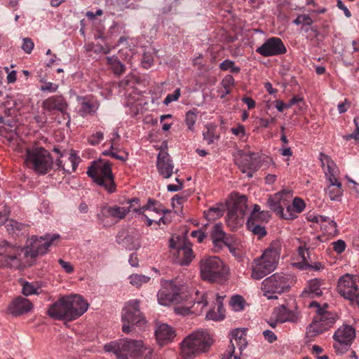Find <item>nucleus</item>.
Wrapping results in <instances>:
<instances>
[{"mask_svg": "<svg viewBox=\"0 0 359 359\" xmlns=\"http://www.w3.org/2000/svg\"><path fill=\"white\" fill-rule=\"evenodd\" d=\"M253 218H248L246 222L249 231L257 235L259 238H263L267 233L266 230L262 224L253 222Z\"/></svg>", "mask_w": 359, "mask_h": 359, "instance_id": "473e14b6", "label": "nucleus"}, {"mask_svg": "<svg viewBox=\"0 0 359 359\" xmlns=\"http://www.w3.org/2000/svg\"><path fill=\"white\" fill-rule=\"evenodd\" d=\"M157 205H160V202L155 199L149 198L146 205H143L142 207L135 208L134 209H133V211L138 214H142L145 210H153L154 207Z\"/></svg>", "mask_w": 359, "mask_h": 359, "instance_id": "37998d69", "label": "nucleus"}, {"mask_svg": "<svg viewBox=\"0 0 359 359\" xmlns=\"http://www.w3.org/2000/svg\"><path fill=\"white\" fill-rule=\"evenodd\" d=\"M234 79L231 75L226 76L222 81V85L224 89H231L234 86Z\"/></svg>", "mask_w": 359, "mask_h": 359, "instance_id": "bf43d9fd", "label": "nucleus"}, {"mask_svg": "<svg viewBox=\"0 0 359 359\" xmlns=\"http://www.w3.org/2000/svg\"><path fill=\"white\" fill-rule=\"evenodd\" d=\"M283 195L282 193H277L270 196L267 200L269 208L278 216L283 214V206L287 205L286 201L283 199Z\"/></svg>", "mask_w": 359, "mask_h": 359, "instance_id": "c85d7f7f", "label": "nucleus"}, {"mask_svg": "<svg viewBox=\"0 0 359 359\" xmlns=\"http://www.w3.org/2000/svg\"><path fill=\"white\" fill-rule=\"evenodd\" d=\"M22 293L25 296H29L33 294H38L37 289L35 288L32 284L28 282H26L23 285Z\"/></svg>", "mask_w": 359, "mask_h": 359, "instance_id": "5fc2aeb1", "label": "nucleus"}, {"mask_svg": "<svg viewBox=\"0 0 359 359\" xmlns=\"http://www.w3.org/2000/svg\"><path fill=\"white\" fill-rule=\"evenodd\" d=\"M72 321L81 316L88 308V304L79 294L67 296Z\"/></svg>", "mask_w": 359, "mask_h": 359, "instance_id": "6ab92c4d", "label": "nucleus"}, {"mask_svg": "<svg viewBox=\"0 0 359 359\" xmlns=\"http://www.w3.org/2000/svg\"><path fill=\"white\" fill-rule=\"evenodd\" d=\"M233 208L238 212V215L243 217L247 210V198L245 196H241L233 203Z\"/></svg>", "mask_w": 359, "mask_h": 359, "instance_id": "c9c22d12", "label": "nucleus"}, {"mask_svg": "<svg viewBox=\"0 0 359 359\" xmlns=\"http://www.w3.org/2000/svg\"><path fill=\"white\" fill-rule=\"evenodd\" d=\"M129 212H130V207L104 206L102 208L100 212L97 215V218L100 224L107 226L104 224L106 218L112 217L122 219Z\"/></svg>", "mask_w": 359, "mask_h": 359, "instance_id": "a211bd4d", "label": "nucleus"}, {"mask_svg": "<svg viewBox=\"0 0 359 359\" xmlns=\"http://www.w3.org/2000/svg\"><path fill=\"white\" fill-rule=\"evenodd\" d=\"M26 165L39 175L48 172L53 160L50 154L42 147L27 148L25 156Z\"/></svg>", "mask_w": 359, "mask_h": 359, "instance_id": "20e7f679", "label": "nucleus"}, {"mask_svg": "<svg viewBox=\"0 0 359 359\" xmlns=\"http://www.w3.org/2000/svg\"><path fill=\"white\" fill-rule=\"evenodd\" d=\"M256 52L264 57H271L285 54L287 48L278 37H271L256 49Z\"/></svg>", "mask_w": 359, "mask_h": 359, "instance_id": "2eb2a0df", "label": "nucleus"}, {"mask_svg": "<svg viewBox=\"0 0 359 359\" xmlns=\"http://www.w3.org/2000/svg\"><path fill=\"white\" fill-rule=\"evenodd\" d=\"M269 217V214L266 211H261L260 207L258 205H255L253 210L249 218H253V222L262 224L263 222H267Z\"/></svg>", "mask_w": 359, "mask_h": 359, "instance_id": "2f4dec72", "label": "nucleus"}, {"mask_svg": "<svg viewBox=\"0 0 359 359\" xmlns=\"http://www.w3.org/2000/svg\"><path fill=\"white\" fill-rule=\"evenodd\" d=\"M319 160L323 168H325V165L327 166V170L325 171V175H327V173L330 174L337 172V165L329 156L320 152Z\"/></svg>", "mask_w": 359, "mask_h": 359, "instance_id": "72a5a7b5", "label": "nucleus"}, {"mask_svg": "<svg viewBox=\"0 0 359 359\" xmlns=\"http://www.w3.org/2000/svg\"><path fill=\"white\" fill-rule=\"evenodd\" d=\"M281 250V243L278 240L273 241L262 255L255 260L252 269V278L260 280L271 273L277 266Z\"/></svg>", "mask_w": 359, "mask_h": 359, "instance_id": "f257e3e1", "label": "nucleus"}, {"mask_svg": "<svg viewBox=\"0 0 359 359\" xmlns=\"http://www.w3.org/2000/svg\"><path fill=\"white\" fill-rule=\"evenodd\" d=\"M47 314L55 320L72 321L67 296H62L51 304L48 309Z\"/></svg>", "mask_w": 359, "mask_h": 359, "instance_id": "dca6fc26", "label": "nucleus"}, {"mask_svg": "<svg viewBox=\"0 0 359 359\" xmlns=\"http://www.w3.org/2000/svg\"><path fill=\"white\" fill-rule=\"evenodd\" d=\"M94 105L90 101L83 100L81 102V109H79V113L81 116H84L86 114H91L94 111Z\"/></svg>", "mask_w": 359, "mask_h": 359, "instance_id": "de8ad7c7", "label": "nucleus"}, {"mask_svg": "<svg viewBox=\"0 0 359 359\" xmlns=\"http://www.w3.org/2000/svg\"><path fill=\"white\" fill-rule=\"evenodd\" d=\"M80 158L74 154H70L69 156L64 163L60 159H57L55 164L58 169L62 170L65 172L71 174L74 172L79 163Z\"/></svg>", "mask_w": 359, "mask_h": 359, "instance_id": "bb28decb", "label": "nucleus"}, {"mask_svg": "<svg viewBox=\"0 0 359 359\" xmlns=\"http://www.w3.org/2000/svg\"><path fill=\"white\" fill-rule=\"evenodd\" d=\"M42 107L48 111H57L61 112L64 116H67L68 121L67 125L68 126L70 122V116L68 113L66 112L68 108V103L66 99L62 95H57L49 97L42 102Z\"/></svg>", "mask_w": 359, "mask_h": 359, "instance_id": "f3484780", "label": "nucleus"}, {"mask_svg": "<svg viewBox=\"0 0 359 359\" xmlns=\"http://www.w3.org/2000/svg\"><path fill=\"white\" fill-rule=\"evenodd\" d=\"M292 205L295 209V212L297 213L302 212L305 208L304 201L298 197L294 198Z\"/></svg>", "mask_w": 359, "mask_h": 359, "instance_id": "4d7b16f0", "label": "nucleus"}, {"mask_svg": "<svg viewBox=\"0 0 359 359\" xmlns=\"http://www.w3.org/2000/svg\"><path fill=\"white\" fill-rule=\"evenodd\" d=\"M130 283L136 287H140L142 284L149 281L150 277L134 273L129 276Z\"/></svg>", "mask_w": 359, "mask_h": 359, "instance_id": "ea45409f", "label": "nucleus"}, {"mask_svg": "<svg viewBox=\"0 0 359 359\" xmlns=\"http://www.w3.org/2000/svg\"><path fill=\"white\" fill-rule=\"evenodd\" d=\"M155 336L158 343L163 346L171 342L175 337V331L170 325L165 323L159 324L155 330Z\"/></svg>", "mask_w": 359, "mask_h": 359, "instance_id": "5701e85b", "label": "nucleus"}, {"mask_svg": "<svg viewBox=\"0 0 359 359\" xmlns=\"http://www.w3.org/2000/svg\"><path fill=\"white\" fill-rule=\"evenodd\" d=\"M299 254L302 258V262L298 263L299 265V268L303 270L306 269H313L315 271H320L323 268L322 264L320 262H314L313 264L309 263L306 258L305 257V251L303 250V248H299Z\"/></svg>", "mask_w": 359, "mask_h": 359, "instance_id": "7c9ffc66", "label": "nucleus"}, {"mask_svg": "<svg viewBox=\"0 0 359 359\" xmlns=\"http://www.w3.org/2000/svg\"><path fill=\"white\" fill-rule=\"evenodd\" d=\"M181 95L180 88H176L173 93L168 94L163 100V104L165 105H168L172 102L177 101Z\"/></svg>", "mask_w": 359, "mask_h": 359, "instance_id": "603ef678", "label": "nucleus"}, {"mask_svg": "<svg viewBox=\"0 0 359 359\" xmlns=\"http://www.w3.org/2000/svg\"><path fill=\"white\" fill-rule=\"evenodd\" d=\"M243 217H242L241 215H238V212L232 206L228 210L226 220L229 225H231V223H232V224H237L238 222V220L242 219Z\"/></svg>", "mask_w": 359, "mask_h": 359, "instance_id": "a18cd8bd", "label": "nucleus"}, {"mask_svg": "<svg viewBox=\"0 0 359 359\" xmlns=\"http://www.w3.org/2000/svg\"><path fill=\"white\" fill-rule=\"evenodd\" d=\"M116 242L128 250H137L141 246L140 237L134 231H120L116 236Z\"/></svg>", "mask_w": 359, "mask_h": 359, "instance_id": "412c9836", "label": "nucleus"}, {"mask_svg": "<svg viewBox=\"0 0 359 359\" xmlns=\"http://www.w3.org/2000/svg\"><path fill=\"white\" fill-rule=\"evenodd\" d=\"M294 23L297 25H311L313 23V20L309 15H299L294 20Z\"/></svg>", "mask_w": 359, "mask_h": 359, "instance_id": "3c124183", "label": "nucleus"}, {"mask_svg": "<svg viewBox=\"0 0 359 359\" xmlns=\"http://www.w3.org/2000/svg\"><path fill=\"white\" fill-rule=\"evenodd\" d=\"M245 300L241 295H234L231 297L230 304L235 311H241L244 308Z\"/></svg>", "mask_w": 359, "mask_h": 359, "instance_id": "c03bdc74", "label": "nucleus"}, {"mask_svg": "<svg viewBox=\"0 0 359 359\" xmlns=\"http://www.w3.org/2000/svg\"><path fill=\"white\" fill-rule=\"evenodd\" d=\"M4 130H6L4 128ZM6 131V134H5V137L7 139V140L9 142H17L18 140V134L17 133L15 129H13V130H10L9 131Z\"/></svg>", "mask_w": 359, "mask_h": 359, "instance_id": "e2e57ef3", "label": "nucleus"}, {"mask_svg": "<svg viewBox=\"0 0 359 359\" xmlns=\"http://www.w3.org/2000/svg\"><path fill=\"white\" fill-rule=\"evenodd\" d=\"M335 321L336 315L334 313L326 311L319 312L307 327L306 334L310 337H315L332 327Z\"/></svg>", "mask_w": 359, "mask_h": 359, "instance_id": "f8f14e48", "label": "nucleus"}, {"mask_svg": "<svg viewBox=\"0 0 359 359\" xmlns=\"http://www.w3.org/2000/svg\"><path fill=\"white\" fill-rule=\"evenodd\" d=\"M289 289L287 278L278 273L265 278L262 283V290L268 299H276V294H281Z\"/></svg>", "mask_w": 359, "mask_h": 359, "instance_id": "0eeeda50", "label": "nucleus"}, {"mask_svg": "<svg viewBox=\"0 0 359 359\" xmlns=\"http://www.w3.org/2000/svg\"><path fill=\"white\" fill-rule=\"evenodd\" d=\"M191 243L184 240L182 245H179L177 250L178 263L181 266H188L194 258Z\"/></svg>", "mask_w": 359, "mask_h": 359, "instance_id": "b1692460", "label": "nucleus"}, {"mask_svg": "<svg viewBox=\"0 0 359 359\" xmlns=\"http://www.w3.org/2000/svg\"><path fill=\"white\" fill-rule=\"evenodd\" d=\"M142 64L144 68H149L153 64V57L144 53L142 58Z\"/></svg>", "mask_w": 359, "mask_h": 359, "instance_id": "69168bd1", "label": "nucleus"}, {"mask_svg": "<svg viewBox=\"0 0 359 359\" xmlns=\"http://www.w3.org/2000/svg\"><path fill=\"white\" fill-rule=\"evenodd\" d=\"M59 238V234H47L41 237L33 236L29 246L25 250V256L36 258L46 254L49 247Z\"/></svg>", "mask_w": 359, "mask_h": 359, "instance_id": "9b49d317", "label": "nucleus"}, {"mask_svg": "<svg viewBox=\"0 0 359 359\" xmlns=\"http://www.w3.org/2000/svg\"><path fill=\"white\" fill-rule=\"evenodd\" d=\"M263 335L264 339L269 343H273L277 339L276 335L274 332L269 330H264L263 332Z\"/></svg>", "mask_w": 359, "mask_h": 359, "instance_id": "0e129e2a", "label": "nucleus"}, {"mask_svg": "<svg viewBox=\"0 0 359 359\" xmlns=\"http://www.w3.org/2000/svg\"><path fill=\"white\" fill-rule=\"evenodd\" d=\"M210 237L214 247L217 248V250H222L224 244H228V240L229 239L223 231L221 224H216L212 226Z\"/></svg>", "mask_w": 359, "mask_h": 359, "instance_id": "393cba45", "label": "nucleus"}, {"mask_svg": "<svg viewBox=\"0 0 359 359\" xmlns=\"http://www.w3.org/2000/svg\"><path fill=\"white\" fill-rule=\"evenodd\" d=\"M273 313L276 316V321L281 323L285 322L296 323L298 319L296 312L287 309L285 305L275 308Z\"/></svg>", "mask_w": 359, "mask_h": 359, "instance_id": "a878e982", "label": "nucleus"}, {"mask_svg": "<svg viewBox=\"0 0 359 359\" xmlns=\"http://www.w3.org/2000/svg\"><path fill=\"white\" fill-rule=\"evenodd\" d=\"M58 263L66 273H72L74 272V268L70 262H65L62 259H59Z\"/></svg>", "mask_w": 359, "mask_h": 359, "instance_id": "052dcab7", "label": "nucleus"}, {"mask_svg": "<svg viewBox=\"0 0 359 359\" xmlns=\"http://www.w3.org/2000/svg\"><path fill=\"white\" fill-rule=\"evenodd\" d=\"M326 194L330 200H337L342 194L341 183L330 184L327 188Z\"/></svg>", "mask_w": 359, "mask_h": 359, "instance_id": "f704fd0d", "label": "nucleus"}, {"mask_svg": "<svg viewBox=\"0 0 359 359\" xmlns=\"http://www.w3.org/2000/svg\"><path fill=\"white\" fill-rule=\"evenodd\" d=\"M107 60L110 69L116 76H120L125 73L126 66L116 56L107 57Z\"/></svg>", "mask_w": 359, "mask_h": 359, "instance_id": "c756f323", "label": "nucleus"}, {"mask_svg": "<svg viewBox=\"0 0 359 359\" xmlns=\"http://www.w3.org/2000/svg\"><path fill=\"white\" fill-rule=\"evenodd\" d=\"M203 136L204 140H205L208 144H212L215 140L219 137L215 135V129L208 126L206 127V130L203 132Z\"/></svg>", "mask_w": 359, "mask_h": 359, "instance_id": "49530a36", "label": "nucleus"}, {"mask_svg": "<svg viewBox=\"0 0 359 359\" xmlns=\"http://www.w3.org/2000/svg\"><path fill=\"white\" fill-rule=\"evenodd\" d=\"M123 322L122 331L128 334L134 330V326L142 327L147 321L140 309V301L137 299L129 301L123 307L121 312Z\"/></svg>", "mask_w": 359, "mask_h": 359, "instance_id": "39448f33", "label": "nucleus"}, {"mask_svg": "<svg viewBox=\"0 0 359 359\" xmlns=\"http://www.w3.org/2000/svg\"><path fill=\"white\" fill-rule=\"evenodd\" d=\"M358 277L349 273L342 276L338 281L337 291L344 298L349 300L359 307V289L357 284Z\"/></svg>", "mask_w": 359, "mask_h": 359, "instance_id": "1a4fd4ad", "label": "nucleus"}, {"mask_svg": "<svg viewBox=\"0 0 359 359\" xmlns=\"http://www.w3.org/2000/svg\"><path fill=\"white\" fill-rule=\"evenodd\" d=\"M156 167L160 175L165 179L170 178L173 172L174 165L169 154L161 150L157 156Z\"/></svg>", "mask_w": 359, "mask_h": 359, "instance_id": "aec40b11", "label": "nucleus"}, {"mask_svg": "<svg viewBox=\"0 0 359 359\" xmlns=\"http://www.w3.org/2000/svg\"><path fill=\"white\" fill-rule=\"evenodd\" d=\"M200 270L202 278L210 282L218 281L228 273V268L217 257L202 259Z\"/></svg>", "mask_w": 359, "mask_h": 359, "instance_id": "423d86ee", "label": "nucleus"}, {"mask_svg": "<svg viewBox=\"0 0 359 359\" xmlns=\"http://www.w3.org/2000/svg\"><path fill=\"white\" fill-rule=\"evenodd\" d=\"M224 210L219 206L211 207L204 212L205 218L209 220H214L223 215Z\"/></svg>", "mask_w": 359, "mask_h": 359, "instance_id": "58836bf2", "label": "nucleus"}, {"mask_svg": "<svg viewBox=\"0 0 359 359\" xmlns=\"http://www.w3.org/2000/svg\"><path fill=\"white\" fill-rule=\"evenodd\" d=\"M198 111L196 109H193L188 111L185 116V123L188 127V129L191 131H194V125L197 119Z\"/></svg>", "mask_w": 359, "mask_h": 359, "instance_id": "4c0bfd02", "label": "nucleus"}, {"mask_svg": "<svg viewBox=\"0 0 359 359\" xmlns=\"http://www.w3.org/2000/svg\"><path fill=\"white\" fill-rule=\"evenodd\" d=\"M87 174L97 185L104 187L109 193L116 191L111 163L109 161H93L88 167Z\"/></svg>", "mask_w": 359, "mask_h": 359, "instance_id": "7ed1b4c3", "label": "nucleus"}, {"mask_svg": "<svg viewBox=\"0 0 359 359\" xmlns=\"http://www.w3.org/2000/svg\"><path fill=\"white\" fill-rule=\"evenodd\" d=\"M34 42L30 38L23 39V43L22 44L21 48L26 53H31L34 48Z\"/></svg>", "mask_w": 359, "mask_h": 359, "instance_id": "6e6d98bb", "label": "nucleus"}, {"mask_svg": "<svg viewBox=\"0 0 359 359\" xmlns=\"http://www.w3.org/2000/svg\"><path fill=\"white\" fill-rule=\"evenodd\" d=\"M235 163L243 173H246L249 178L252 177L253 172L258 170L261 166L257 153L239 150L234 156Z\"/></svg>", "mask_w": 359, "mask_h": 359, "instance_id": "9d476101", "label": "nucleus"}, {"mask_svg": "<svg viewBox=\"0 0 359 359\" xmlns=\"http://www.w3.org/2000/svg\"><path fill=\"white\" fill-rule=\"evenodd\" d=\"M32 308L33 304L29 299L18 297L11 302L7 312L13 316H19L29 312Z\"/></svg>", "mask_w": 359, "mask_h": 359, "instance_id": "4be33fe9", "label": "nucleus"}, {"mask_svg": "<svg viewBox=\"0 0 359 359\" xmlns=\"http://www.w3.org/2000/svg\"><path fill=\"white\" fill-rule=\"evenodd\" d=\"M354 124L355 126V129L353 133L346 135L344 136V139L346 141H348L351 139H354L355 140H359V123H358V117H355L353 120Z\"/></svg>", "mask_w": 359, "mask_h": 359, "instance_id": "864d4df0", "label": "nucleus"}, {"mask_svg": "<svg viewBox=\"0 0 359 359\" xmlns=\"http://www.w3.org/2000/svg\"><path fill=\"white\" fill-rule=\"evenodd\" d=\"M355 337V329L348 325H343L335 331L333 338L336 341L334 348L337 353L347 351Z\"/></svg>", "mask_w": 359, "mask_h": 359, "instance_id": "ddd939ff", "label": "nucleus"}, {"mask_svg": "<svg viewBox=\"0 0 359 359\" xmlns=\"http://www.w3.org/2000/svg\"><path fill=\"white\" fill-rule=\"evenodd\" d=\"M58 85L52 82H46L44 85L41 86L40 90L42 92L55 93L58 89Z\"/></svg>", "mask_w": 359, "mask_h": 359, "instance_id": "13d9d810", "label": "nucleus"}, {"mask_svg": "<svg viewBox=\"0 0 359 359\" xmlns=\"http://www.w3.org/2000/svg\"><path fill=\"white\" fill-rule=\"evenodd\" d=\"M213 341V339L207 331L193 332L182 341L181 355L185 359H190L206 353L210 350Z\"/></svg>", "mask_w": 359, "mask_h": 359, "instance_id": "f03ea898", "label": "nucleus"}, {"mask_svg": "<svg viewBox=\"0 0 359 359\" xmlns=\"http://www.w3.org/2000/svg\"><path fill=\"white\" fill-rule=\"evenodd\" d=\"M219 69L222 71L229 70L231 73L238 74L241 71L239 67L235 66V62L230 60H225L219 65Z\"/></svg>", "mask_w": 359, "mask_h": 359, "instance_id": "a19ab883", "label": "nucleus"}, {"mask_svg": "<svg viewBox=\"0 0 359 359\" xmlns=\"http://www.w3.org/2000/svg\"><path fill=\"white\" fill-rule=\"evenodd\" d=\"M231 345L229 346V351L231 353L235 352L236 347H238L241 352L247 346V341L245 338L243 337L242 334L241 337H238L236 339H231Z\"/></svg>", "mask_w": 359, "mask_h": 359, "instance_id": "e433bc0d", "label": "nucleus"}, {"mask_svg": "<svg viewBox=\"0 0 359 359\" xmlns=\"http://www.w3.org/2000/svg\"><path fill=\"white\" fill-rule=\"evenodd\" d=\"M103 139L104 133L101 131H97L88 137V141L91 145L95 146L99 144Z\"/></svg>", "mask_w": 359, "mask_h": 359, "instance_id": "8fccbe9b", "label": "nucleus"}, {"mask_svg": "<svg viewBox=\"0 0 359 359\" xmlns=\"http://www.w3.org/2000/svg\"><path fill=\"white\" fill-rule=\"evenodd\" d=\"M206 318L209 320H219L222 319L223 316L220 313L211 310L207 313Z\"/></svg>", "mask_w": 359, "mask_h": 359, "instance_id": "774afa93", "label": "nucleus"}, {"mask_svg": "<svg viewBox=\"0 0 359 359\" xmlns=\"http://www.w3.org/2000/svg\"><path fill=\"white\" fill-rule=\"evenodd\" d=\"M191 236L194 238H196L198 243H202L204 238L206 237L205 233L201 230L193 231L191 233Z\"/></svg>", "mask_w": 359, "mask_h": 359, "instance_id": "338daca9", "label": "nucleus"}, {"mask_svg": "<svg viewBox=\"0 0 359 359\" xmlns=\"http://www.w3.org/2000/svg\"><path fill=\"white\" fill-rule=\"evenodd\" d=\"M297 212H295V209L292 205H287L285 211L283 209V214H280L279 217L285 219H293L297 217Z\"/></svg>", "mask_w": 359, "mask_h": 359, "instance_id": "09e8293b", "label": "nucleus"}, {"mask_svg": "<svg viewBox=\"0 0 359 359\" xmlns=\"http://www.w3.org/2000/svg\"><path fill=\"white\" fill-rule=\"evenodd\" d=\"M24 250L6 241H0V266L18 268L21 265L20 256Z\"/></svg>", "mask_w": 359, "mask_h": 359, "instance_id": "6e6552de", "label": "nucleus"}, {"mask_svg": "<svg viewBox=\"0 0 359 359\" xmlns=\"http://www.w3.org/2000/svg\"><path fill=\"white\" fill-rule=\"evenodd\" d=\"M334 250L340 254L343 252L346 249V243L342 240H338L334 243H332Z\"/></svg>", "mask_w": 359, "mask_h": 359, "instance_id": "680f3d73", "label": "nucleus"}, {"mask_svg": "<svg viewBox=\"0 0 359 359\" xmlns=\"http://www.w3.org/2000/svg\"><path fill=\"white\" fill-rule=\"evenodd\" d=\"M162 289L158 292V303L163 306H168L171 303H177L180 298V288L175 285L172 280H163L161 281Z\"/></svg>", "mask_w": 359, "mask_h": 359, "instance_id": "4468645a", "label": "nucleus"}, {"mask_svg": "<svg viewBox=\"0 0 359 359\" xmlns=\"http://www.w3.org/2000/svg\"><path fill=\"white\" fill-rule=\"evenodd\" d=\"M322 284L323 280L320 279L315 278L311 280L308 283L307 287L302 292V297L314 298L321 296L323 294V291L320 288Z\"/></svg>", "mask_w": 359, "mask_h": 359, "instance_id": "cd10ccee", "label": "nucleus"}, {"mask_svg": "<svg viewBox=\"0 0 359 359\" xmlns=\"http://www.w3.org/2000/svg\"><path fill=\"white\" fill-rule=\"evenodd\" d=\"M6 228L10 233H16L18 231H22L25 228V225L22 223L11 219L7 222Z\"/></svg>", "mask_w": 359, "mask_h": 359, "instance_id": "79ce46f5", "label": "nucleus"}]
</instances>
